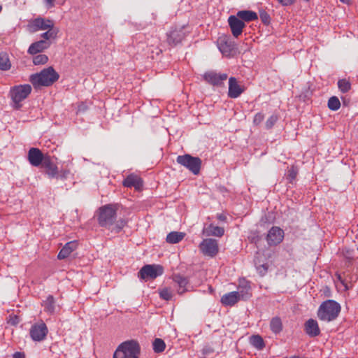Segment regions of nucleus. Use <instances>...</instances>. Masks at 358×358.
<instances>
[{
  "label": "nucleus",
  "mask_w": 358,
  "mask_h": 358,
  "mask_svg": "<svg viewBox=\"0 0 358 358\" xmlns=\"http://www.w3.org/2000/svg\"><path fill=\"white\" fill-rule=\"evenodd\" d=\"M59 78V73L52 67L43 69L39 73L31 74L29 81L35 89L40 87H49Z\"/></svg>",
  "instance_id": "obj_1"
},
{
  "label": "nucleus",
  "mask_w": 358,
  "mask_h": 358,
  "mask_svg": "<svg viewBox=\"0 0 358 358\" xmlns=\"http://www.w3.org/2000/svg\"><path fill=\"white\" fill-rule=\"evenodd\" d=\"M341 309V307L338 302L329 299L322 302L320 306L317 310V317L322 321L329 322L338 317Z\"/></svg>",
  "instance_id": "obj_2"
},
{
  "label": "nucleus",
  "mask_w": 358,
  "mask_h": 358,
  "mask_svg": "<svg viewBox=\"0 0 358 358\" xmlns=\"http://www.w3.org/2000/svg\"><path fill=\"white\" fill-rule=\"evenodd\" d=\"M31 92V87L29 84L19 85L10 88L9 95L13 103V107L15 109H20L22 106L21 102L24 100Z\"/></svg>",
  "instance_id": "obj_3"
},
{
  "label": "nucleus",
  "mask_w": 358,
  "mask_h": 358,
  "mask_svg": "<svg viewBox=\"0 0 358 358\" xmlns=\"http://www.w3.org/2000/svg\"><path fill=\"white\" fill-rule=\"evenodd\" d=\"M178 164L183 166L194 175H198L201 166V159L198 157H193L189 154L178 155L176 158Z\"/></svg>",
  "instance_id": "obj_4"
},
{
  "label": "nucleus",
  "mask_w": 358,
  "mask_h": 358,
  "mask_svg": "<svg viewBox=\"0 0 358 358\" xmlns=\"http://www.w3.org/2000/svg\"><path fill=\"white\" fill-rule=\"evenodd\" d=\"M116 219V208L112 204L102 206L99 209V223L101 227H109Z\"/></svg>",
  "instance_id": "obj_5"
},
{
  "label": "nucleus",
  "mask_w": 358,
  "mask_h": 358,
  "mask_svg": "<svg viewBox=\"0 0 358 358\" xmlns=\"http://www.w3.org/2000/svg\"><path fill=\"white\" fill-rule=\"evenodd\" d=\"M140 351L139 344L134 340L121 343L115 350L122 354V358H139Z\"/></svg>",
  "instance_id": "obj_6"
},
{
  "label": "nucleus",
  "mask_w": 358,
  "mask_h": 358,
  "mask_svg": "<svg viewBox=\"0 0 358 358\" xmlns=\"http://www.w3.org/2000/svg\"><path fill=\"white\" fill-rule=\"evenodd\" d=\"M163 267L160 265L147 264L143 266L138 273V277L144 280L155 279L162 275Z\"/></svg>",
  "instance_id": "obj_7"
},
{
  "label": "nucleus",
  "mask_w": 358,
  "mask_h": 358,
  "mask_svg": "<svg viewBox=\"0 0 358 358\" xmlns=\"http://www.w3.org/2000/svg\"><path fill=\"white\" fill-rule=\"evenodd\" d=\"M201 253L209 257H214L219 252V246L217 240L213 238L203 239L199 245Z\"/></svg>",
  "instance_id": "obj_8"
},
{
  "label": "nucleus",
  "mask_w": 358,
  "mask_h": 358,
  "mask_svg": "<svg viewBox=\"0 0 358 358\" xmlns=\"http://www.w3.org/2000/svg\"><path fill=\"white\" fill-rule=\"evenodd\" d=\"M217 46L223 55L229 57L235 48V43L229 36L223 34L218 37Z\"/></svg>",
  "instance_id": "obj_9"
},
{
  "label": "nucleus",
  "mask_w": 358,
  "mask_h": 358,
  "mask_svg": "<svg viewBox=\"0 0 358 358\" xmlns=\"http://www.w3.org/2000/svg\"><path fill=\"white\" fill-rule=\"evenodd\" d=\"M48 333V327L43 321L40 323L33 324L29 331L31 339L36 342L43 341L46 338Z\"/></svg>",
  "instance_id": "obj_10"
},
{
  "label": "nucleus",
  "mask_w": 358,
  "mask_h": 358,
  "mask_svg": "<svg viewBox=\"0 0 358 358\" xmlns=\"http://www.w3.org/2000/svg\"><path fill=\"white\" fill-rule=\"evenodd\" d=\"M28 27L31 32H36L39 30H47L53 28L54 22L50 19L38 17L31 20Z\"/></svg>",
  "instance_id": "obj_11"
},
{
  "label": "nucleus",
  "mask_w": 358,
  "mask_h": 358,
  "mask_svg": "<svg viewBox=\"0 0 358 358\" xmlns=\"http://www.w3.org/2000/svg\"><path fill=\"white\" fill-rule=\"evenodd\" d=\"M227 78L228 75L227 73H218L213 71L206 72L203 74V79L206 82L217 87L222 86L223 82L226 80Z\"/></svg>",
  "instance_id": "obj_12"
},
{
  "label": "nucleus",
  "mask_w": 358,
  "mask_h": 358,
  "mask_svg": "<svg viewBox=\"0 0 358 358\" xmlns=\"http://www.w3.org/2000/svg\"><path fill=\"white\" fill-rule=\"evenodd\" d=\"M283 238V230L278 227H273L268 232L266 241L269 245H276L282 241Z\"/></svg>",
  "instance_id": "obj_13"
},
{
  "label": "nucleus",
  "mask_w": 358,
  "mask_h": 358,
  "mask_svg": "<svg viewBox=\"0 0 358 358\" xmlns=\"http://www.w3.org/2000/svg\"><path fill=\"white\" fill-rule=\"evenodd\" d=\"M228 23L232 35L236 38H238L242 34L243 29L245 27V22L236 15H230L228 18Z\"/></svg>",
  "instance_id": "obj_14"
},
{
  "label": "nucleus",
  "mask_w": 358,
  "mask_h": 358,
  "mask_svg": "<svg viewBox=\"0 0 358 358\" xmlns=\"http://www.w3.org/2000/svg\"><path fill=\"white\" fill-rule=\"evenodd\" d=\"M244 90L245 88L238 83L236 78H229L228 90V96L229 98L236 99L239 97Z\"/></svg>",
  "instance_id": "obj_15"
},
{
  "label": "nucleus",
  "mask_w": 358,
  "mask_h": 358,
  "mask_svg": "<svg viewBox=\"0 0 358 358\" xmlns=\"http://www.w3.org/2000/svg\"><path fill=\"white\" fill-rule=\"evenodd\" d=\"M45 157V156L38 148H31L28 152V160L34 166H40L44 161Z\"/></svg>",
  "instance_id": "obj_16"
},
{
  "label": "nucleus",
  "mask_w": 358,
  "mask_h": 358,
  "mask_svg": "<svg viewBox=\"0 0 358 358\" xmlns=\"http://www.w3.org/2000/svg\"><path fill=\"white\" fill-rule=\"evenodd\" d=\"M238 295V299L246 301L252 296L251 287L249 282L243 280L240 281V284L238 287V291L236 292Z\"/></svg>",
  "instance_id": "obj_17"
},
{
  "label": "nucleus",
  "mask_w": 358,
  "mask_h": 358,
  "mask_svg": "<svg viewBox=\"0 0 358 358\" xmlns=\"http://www.w3.org/2000/svg\"><path fill=\"white\" fill-rule=\"evenodd\" d=\"M41 164L45 169V172L50 178H57V166L53 162L52 159L50 156H45V159Z\"/></svg>",
  "instance_id": "obj_18"
},
{
  "label": "nucleus",
  "mask_w": 358,
  "mask_h": 358,
  "mask_svg": "<svg viewBox=\"0 0 358 358\" xmlns=\"http://www.w3.org/2000/svg\"><path fill=\"white\" fill-rule=\"evenodd\" d=\"M304 330L310 337H315L320 335V329L317 322L313 319L308 320L304 325Z\"/></svg>",
  "instance_id": "obj_19"
},
{
  "label": "nucleus",
  "mask_w": 358,
  "mask_h": 358,
  "mask_svg": "<svg viewBox=\"0 0 358 358\" xmlns=\"http://www.w3.org/2000/svg\"><path fill=\"white\" fill-rule=\"evenodd\" d=\"M124 187H132L136 189H140L143 187V181L138 176L130 174L122 182Z\"/></svg>",
  "instance_id": "obj_20"
},
{
  "label": "nucleus",
  "mask_w": 358,
  "mask_h": 358,
  "mask_svg": "<svg viewBox=\"0 0 358 358\" xmlns=\"http://www.w3.org/2000/svg\"><path fill=\"white\" fill-rule=\"evenodd\" d=\"M50 46V41L40 40L31 44L28 49V52L31 55H36L48 48Z\"/></svg>",
  "instance_id": "obj_21"
},
{
  "label": "nucleus",
  "mask_w": 358,
  "mask_h": 358,
  "mask_svg": "<svg viewBox=\"0 0 358 358\" xmlns=\"http://www.w3.org/2000/svg\"><path fill=\"white\" fill-rule=\"evenodd\" d=\"M78 243L76 241L66 243L58 253L57 258L59 259H64L68 257L70 254L76 249Z\"/></svg>",
  "instance_id": "obj_22"
},
{
  "label": "nucleus",
  "mask_w": 358,
  "mask_h": 358,
  "mask_svg": "<svg viewBox=\"0 0 358 358\" xmlns=\"http://www.w3.org/2000/svg\"><path fill=\"white\" fill-rule=\"evenodd\" d=\"M224 230L222 227L210 224L203 229V234L206 236H215L221 237L224 234Z\"/></svg>",
  "instance_id": "obj_23"
},
{
  "label": "nucleus",
  "mask_w": 358,
  "mask_h": 358,
  "mask_svg": "<svg viewBox=\"0 0 358 358\" xmlns=\"http://www.w3.org/2000/svg\"><path fill=\"white\" fill-rule=\"evenodd\" d=\"M236 292H231L224 294L220 299V302L225 306H233L240 300Z\"/></svg>",
  "instance_id": "obj_24"
},
{
  "label": "nucleus",
  "mask_w": 358,
  "mask_h": 358,
  "mask_svg": "<svg viewBox=\"0 0 358 358\" xmlns=\"http://www.w3.org/2000/svg\"><path fill=\"white\" fill-rule=\"evenodd\" d=\"M184 34L182 31L173 30L167 34V41L169 45H176L182 41Z\"/></svg>",
  "instance_id": "obj_25"
},
{
  "label": "nucleus",
  "mask_w": 358,
  "mask_h": 358,
  "mask_svg": "<svg viewBox=\"0 0 358 358\" xmlns=\"http://www.w3.org/2000/svg\"><path fill=\"white\" fill-rule=\"evenodd\" d=\"M243 22H251L258 19L257 14L249 10H239L236 15Z\"/></svg>",
  "instance_id": "obj_26"
},
{
  "label": "nucleus",
  "mask_w": 358,
  "mask_h": 358,
  "mask_svg": "<svg viewBox=\"0 0 358 358\" xmlns=\"http://www.w3.org/2000/svg\"><path fill=\"white\" fill-rule=\"evenodd\" d=\"M42 306L44 307V311L52 314L55 311V300L53 296L48 295L45 300L42 303Z\"/></svg>",
  "instance_id": "obj_27"
},
{
  "label": "nucleus",
  "mask_w": 358,
  "mask_h": 358,
  "mask_svg": "<svg viewBox=\"0 0 358 358\" xmlns=\"http://www.w3.org/2000/svg\"><path fill=\"white\" fill-rule=\"evenodd\" d=\"M185 234L179 231H171L166 236V242L171 244L178 243L185 237Z\"/></svg>",
  "instance_id": "obj_28"
},
{
  "label": "nucleus",
  "mask_w": 358,
  "mask_h": 358,
  "mask_svg": "<svg viewBox=\"0 0 358 358\" xmlns=\"http://www.w3.org/2000/svg\"><path fill=\"white\" fill-rule=\"evenodd\" d=\"M270 329L275 334H278L282 331V322L279 317H274L271 320Z\"/></svg>",
  "instance_id": "obj_29"
},
{
  "label": "nucleus",
  "mask_w": 358,
  "mask_h": 358,
  "mask_svg": "<svg viewBox=\"0 0 358 358\" xmlns=\"http://www.w3.org/2000/svg\"><path fill=\"white\" fill-rule=\"evenodd\" d=\"M174 281L179 286V289L178 290V294H183L187 290L185 287L188 283L187 278L180 275H177L174 277Z\"/></svg>",
  "instance_id": "obj_30"
},
{
  "label": "nucleus",
  "mask_w": 358,
  "mask_h": 358,
  "mask_svg": "<svg viewBox=\"0 0 358 358\" xmlns=\"http://www.w3.org/2000/svg\"><path fill=\"white\" fill-rule=\"evenodd\" d=\"M251 345L258 350H262L265 347V343L259 335H253L250 339Z\"/></svg>",
  "instance_id": "obj_31"
},
{
  "label": "nucleus",
  "mask_w": 358,
  "mask_h": 358,
  "mask_svg": "<svg viewBox=\"0 0 358 358\" xmlns=\"http://www.w3.org/2000/svg\"><path fill=\"white\" fill-rule=\"evenodd\" d=\"M11 64L8 56L6 53H0V69L1 71H7L10 69Z\"/></svg>",
  "instance_id": "obj_32"
},
{
  "label": "nucleus",
  "mask_w": 358,
  "mask_h": 358,
  "mask_svg": "<svg viewBox=\"0 0 358 358\" xmlns=\"http://www.w3.org/2000/svg\"><path fill=\"white\" fill-rule=\"evenodd\" d=\"M58 31V29L54 27L47 29V31L41 35V38H43L42 41H50V40L55 38Z\"/></svg>",
  "instance_id": "obj_33"
},
{
  "label": "nucleus",
  "mask_w": 358,
  "mask_h": 358,
  "mask_svg": "<svg viewBox=\"0 0 358 358\" xmlns=\"http://www.w3.org/2000/svg\"><path fill=\"white\" fill-rule=\"evenodd\" d=\"M153 350L156 353L162 352L165 350V343L161 338H155L152 343Z\"/></svg>",
  "instance_id": "obj_34"
},
{
  "label": "nucleus",
  "mask_w": 358,
  "mask_h": 358,
  "mask_svg": "<svg viewBox=\"0 0 358 358\" xmlns=\"http://www.w3.org/2000/svg\"><path fill=\"white\" fill-rule=\"evenodd\" d=\"M338 87L342 93H346L351 89V84L347 79H340L338 81Z\"/></svg>",
  "instance_id": "obj_35"
},
{
  "label": "nucleus",
  "mask_w": 358,
  "mask_h": 358,
  "mask_svg": "<svg viewBox=\"0 0 358 358\" xmlns=\"http://www.w3.org/2000/svg\"><path fill=\"white\" fill-rule=\"evenodd\" d=\"M298 174V169L294 166H292L287 171L286 179L289 183H293Z\"/></svg>",
  "instance_id": "obj_36"
},
{
  "label": "nucleus",
  "mask_w": 358,
  "mask_h": 358,
  "mask_svg": "<svg viewBox=\"0 0 358 358\" xmlns=\"http://www.w3.org/2000/svg\"><path fill=\"white\" fill-rule=\"evenodd\" d=\"M328 107L330 110L336 111L341 107V102L337 96H331L328 101Z\"/></svg>",
  "instance_id": "obj_37"
},
{
  "label": "nucleus",
  "mask_w": 358,
  "mask_h": 358,
  "mask_svg": "<svg viewBox=\"0 0 358 358\" xmlns=\"http://www.w3.org/2000/svg\"><path fill=\"white\" fill-rule=\"evenodd\" d=\"M48 61V57L47 55L43 54H39L34 56L33 57V63L34 65H41L44 64Z\"/></svg>",
  "instance_id": "obj_38"
},
{
  "label": "nucleus",
  "mask_w": 358,
  "mask_h": 358,
  "mask_svg": "<svg viewBox=\"0 0 358 358\" xmlns=\"http://www.w3.org/2000/svg\"><path fill=\"white\" fill-rule=\"evenodd\" d=\"M278 120V117L276 115H271L266 122V129H271L273 127V125L276 123Z\"/></svg>",
  "instance_id": "obj_39"
},
{
  "label": "nucleus",
  "mask_w": 358,
  "mask_h": 358,
  "mask_svg": "<svg viewBox=\"0 0 358 358\" xmlns=\"http://www.w3.org/2000/svg\"><path fill=\"white\" fill-rule=\"evenodd\" d=\"M160 297L166 301H169L172 298V293L171 292L167 289H163L159 292Z\"/></svg>",
  "instance_id": "obj_40"
},
{
  "label": "nucleus",
  "mask_w": 358,
  "mask_h": 358,
  "mask_svg": "<svg viewBox=\"0 0 358 358\" xmlns=\"http://www.w3.org/2000/svg\"><path fill=\"white\" fill-rule=\"evenodd\" d=\"M259 17H260V19H261L262 22L264 24H269L271 17H270V15L268 14L267 12H266L265 10H260V12H259Z\"/></svg>",
  "instance_id": "obj_41"
},
{
  "label": "nucleus",
  "mask_w": 358,
  "mask_h": 358,
  "mask_svg": "<svg viewBox=\"0 0 358 358\" xmlns=\"http://www.w3.org/2000/svg\"><path fill=\"white\" fill-rule=\"evenodd\" d=\"M264 118V115L262 113H258L255 115L254 117V124H260Z\"/></svg>",
  "instance_id": "obj_42"
},
{
  "label": "nucleus",
  "mask_w": 358,
  "mask_h": 358,
  "mask_svg": "<svg viewBox=\"0 0 358 358\" xmlns=\"http://www.w3.org/2000/svg\"><path fill=\"white\" fill-rule=\"evenodd\" d=\"M70 175V171L68 169L61 170L60 172H58V176L57 178H60L62 179H66Z\"/></svg>",
  "instance_id": "obj_43"
},
{
  "label": "nucleus",
  "mask_w": 358,
  "mask_h": 358,
  "mask_svg": "<svg viewBox=\"0 0 358 358\" xmlns=\"http://www.w3.org/2000/svg\"><path fill=\"white\" fill-rule=\"evenodd\" d=\"M278 1L283 6H291L294 3L296 0H278Z\"/></svg>",
  "instance_id": "obj_44"
},
{
  "label": "nucleus",
  "mask_w": 358,
  "mask_h": 358,
  "mask_svg": "<svg viewBox=\"0 0 358 358\" xmlns=\"http://www.w3.org/2000/svg\"><path fill=\"white\" fill-rule=\"evenodd\" d=\"M268 269V266L266 264H262L259 266H257V270L262 275H264Z\"/></svg>",
  "instance_id": "obj_45"
},
{
  "label": "nucleus",
  "mask_w": 358,
  "mask_h": 358,
  "mask_svg": "<svg viewBox=\"0 0 358 358\" xmlns=\"http://www.w3.org/2000/svg\"><path fill=\"white\" fill-rule=\"evenodd\" d=\"M125 224H126V222L123 220L118 221L115 226V227L117 228V231L119 232L120 231H121L122 229L125 225Z\"/></svg>",
  "instance_id": "obj_46"
},
{
  "label": "nucleus",
  "mask_w": 358,
  "mask_h": 358,
  "mask_svg": "<svg viewBox=\"0 0 358 358\" xmlns=\"http://www.w3.org/2000/svg\"><path fill=\"white\" fill-rule=\"evenodd\" d=\"M55 0H45V3L48 8L54 6Z\"/></svg>",
  "instance_id": "obj_47"
},
{
  "label": "nucleus",
  "mask_w": 358,
  "mask_h": 358,
  "mask_svg": "<svg viewBox=\"0 0 358 358\" xmlns=\"http://www.w3.org/2000/svg\"><path fill=\"white\" fill-rule=\"evenodd\" d=\"M13 358H24V355L20 352H16L13 354Z\"/></svg>",
  "instance_id": "obj_48"
},
{
  "label": "nucleus",
  "mask_w": 358,
  "mask_h": 358,
  "mask_svg": "<svg viewBox=\"0 0 358 358\" xmlns=\"http://www.w3.org/2000/svg\"><path fill=\"white\" fill-rule=\"evenodd\" d=\"M113 358H122V355L119 352H115L113 355Z\"/></svg>",
  "instance_id": "obj_49"
},
{
  "label": "nucleus",
  "mask_w": 358,
  "mask_h": 358,
  "mask_svg": "<svg viewBox=\"0 0 358 358\" xmlns=\"http://www.w3.org/2000/svg\"><path fill=\"white\" fill-rule=\"evenodd\" d=\"M85 110V106L84 104H81L78 106V112H83Z\"/></svg>",
  "instance_id": "obj_50"
},
{
  "label": "nucleus",
  "mask_w": 358,
  "mask_h": 358,
  "mask_svg": "<svg viewBox=\"0 0 358 358\" xmlns=\"http://www.w3.org/2000/svg\"><path fill=\"white\" fill-rule=\"evenodd\" d=\"M217 218L221 220V221H224L226 220V217L225 215H222V214H219L217 215Z\"/></svg>",
  "instance_id": "obj_51"
},
{
  "label": "nucleus",
  "mask_w": 358,
  "mask_h": 358,
  "mask_svg": "<svg viewBox=\"0 0 358 358\" xmlns=\"http://www.w3.org/2000/svg\"><path fill=\"white\" fill-rule=\"evenodd\" d=\"M338 279L345 286V289H348V287L347 285L345 284L344 281L342 280V278H341L340 275H338Z\"/></svg>",
  "instance_id": "obj_52"
},
{
  "label": "nucleus",
  "mask_w": 358,
  "mask_h": 358,
  "mask_svg": "<svg viewBox=\"0 0 358 358\" xmlns=\"http://www.w3.org/2000/svg\"><path fill=\"white\" fill-rule=\"evenodd\" d=\"M342 3L345 4H350L352 0H340Z\"/></svg>",
  "instance_id": "obj_53"
},
{
  "label": "nucleus",
  "mask_w": 358,
  "mask_h": 358,
  "mask_svg": "<svg viewBox=\"0 0 358 358\" xmlns=\"http://www.w3.org/2000/svg\"><path fill=\"white\" fill-rule=\"evenodd\" d=\"M291 358H301V357H298V356H292V357H291Z\"/></svg>",
  "instance_id": "obj_54"
},
{
  "label": "nucleus",
  "mask_w": 358,
  "mask_h": 358,
  "mask_svg": "<svg viewBox=\"0 0 358 358\" xmlns=\"http://www.w3.org/2000/svg\"><path fill=\"white\" fill-rule=\"evenodd\" d=\"M2 7L0 6V12L1 11Z\"/></svg>",
  "instance_id": "obj_55"
},
{
  "label": "nucleus",
  "mask_w": 358,
  "mask_h": 358,
  "mask_svg": "<svg viewBox=\"0 0 358 358\" xmlns=\"http://www.w3.org/2000/svg\"><path fill=\"white\" fill-rule=\"evenodd\" d=\"M357 250H358V246H357Z\"/></svg>",
  "instance_id": "obj_56"
}]
</instances>
